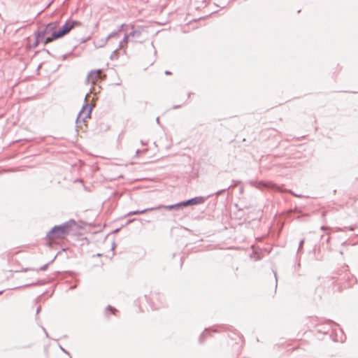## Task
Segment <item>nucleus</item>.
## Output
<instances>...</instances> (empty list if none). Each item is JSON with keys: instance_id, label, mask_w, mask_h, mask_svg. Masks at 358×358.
<instances>
[{"instance_id": "obj_26", "label": "nucleus", "mask_w": 358, "mask_h": 358, "mask_svg": "<svg viewBox=\"0 0 358 358\" xmlns=\"http://www.w3.org/2000/svg\"><path fill=\"white\" fill-rule=\"evenodd\" d=\"M73 55V52L65 54L62 55V60H65L69 56Z\"/></svg>"}, {"instance_id": "obj_8", "label": "nucleus", "mask_w": 358, "mask_h": 358, "mask_svg": "<svg viewBox=\"0 0 358 358\" xmlns=\"http://www.w3.org/2000/svg\"><path fill=\"white\" fill-rule=\"evenodd\" d=\"M162 209L168 210H176L178 211L182 209L180 202L171 204V205H159L157 206V210H160Z\"/></svg>"}, {"instance_id": "obj_20", "label": "nucleus", "mask_w": 358, "mask_h": 358, "mask_svg": "<svg viewBox=\"0 0 358 358\" xmlns=\"http://www.w3.org/2000/svg\"><path fill=\"white\" fill-rule=\"evenodd\" d=\"M119 34H120V33H118L117 31V30L115 29L113 31H112L110 34H108V36H106V37L109 40L110 38L119 37Z\"/></svg>"}, {"instance_id": "obj_2", "label": "nucleus", "mask_w": 358, "mask_h": 358, "mask_svg": "<svg viewBox=\"0 0 358 358\" xmlns=\"http://www.w3.org/2000/svg\"><path fill=\"white\" fill-rule=\"evenodd\" d=\"M58 22H51L47 24L42 29H38L35 31L44 40V44L46 45L58 38H53V33L57 32Z\"/></svg>"}, {"instance_id": "obj_39", "label": "nucleus", "mask_w": 358, "mask_h": 358, "mask_svg": "<svg viewBox=\"0 0 358 358\" xmlns=\"http://www.w3.org/2000/svg\"><path fill=\"white\" fill-rule=\"evenodd\" d=\"M76 285H72V286H71L70 289H73L76 288Z\"/></svg>"}, {"instance_id": "obj_24", "label": "nucleus", "mask_w": 358, "mask_h": 358, "mask_svg": "<svg viewBox=\"0 0 358 358\" xmlns=\"http://www.w3.org/2000/svg\"><path fill=\"white\" fill-rule=\"evenodd\" d=\"M127 25H126L125 24H121L120 26H119L116 30H117V31L118 33H120L121 31H123V28H124V27H127Z\"/></svg>"}, {"instance_id": "obj_6", "label": "nucleus", "mask_w": 358, "mask_h": 358, "mask_svg": "<svg viewBox=\"0 0 358 358\" xmlns=\"http://www.w3.org/2000/svg\"><path fill=\"white\" fill-rule=\"evenodd\" d=\"M127 29H131V31L128 33V36L129 37H131V41L134 43H141L142 41H139L138 39L141 38L142 35V31L143 30V28L141 26H135L134 24H130L127 26Z\"/></svg>"}, {"instance_id": "obj_42", "label": "nucleus", "mask_w": 358, "mask_h": 358, "mask_svg": "<svg viewBox=\"0 0 358 358\" xmlns=\"http://www.w3.org/2000/svg\"><path fill=\"white\" fill-rule=\"evenodd\" d=\"M115 248V243L113 244V249Z\"/></svg>"}, {"instance_id": "obj_40", "label": "nucleus", "mask_w": 358, "mask_h": 358, "mask_svg": "<svg viewBox=\"0 0 358 358\" xmlns=\"http://www.w3.org/2000/svg\"><path fill=\"white\" fill-rule=\"evenodd\" d=\"M190 95H191V93H190V92H189V93H188V94H187V98H189V97H190Z\"/></svg>"}, {"instance_id": "obj_32", "label": "nucleus", "mask_w": 358, "mask_h": 358, "mask_svg": "<svg viewBox=\"0 0 358 358\" xmlns=\"http://www.w3.org/2000/svg\"><path fill=\"white\" fill-rule=\"evenodd\" d=\"M164 73H165L166 75H171V72L170 71H169V70H166V71H165Z\"/></svg>"}, {"instance_id": "obj_31", "label": "nucleus", "mask_w": 358, "mask_h": 358, "mask_svg": "<svg viewBox=\"0 0 358 358\" xmlns=\"http://www.w3.org/2000/svg\"><path fill=\"white\" fill-rule=\"evenodd\" d=\"M180 106H181L180 105H174V106L172 107V108H173V109H178V108H180Z\"/></svg>"}, {"instance_id": "obj_21", "label": "nucleus", "mask_w": 358, "mask_h": 358, "mask_svg": "<svg viewBox=\"0 0 358 358\" xmlns=\"http://www.w3.org/2000/svg\"><path fill=\"white\" fill-rule=\"evenodd\" d=\"M108 41V39L107 37H106L105 38H101L99 41V48L104 47L106 45Z\"/></svg>"}, {"instance_id": "obj_1", "label": "nucleus", "mask_w": 358, "mask_h": 358, "mask_svg": "<svg viewBox=\"0 0 358 358\" xmlns=\"http://www.w3.org/2000/svg\"><path fill=\"white\" fill-rule=\"evenodd\" d=\"M76 227L77 223L73 219H71L62 224L54 226L46 234L47 245L51 246L53 241L65 238Z\"/></svg>"}, {"instance_id": "obj_5", "label": "nucleus", "mask_w": 358, "mask_h": 358, "mask_svg": "<svg viewBox=\"0 0 358 358\" xmlns=\"http://www.w3.org/2000/svg\"><path fill=\"white\" fill-rule=\"evenodd\" d=\"M145 299L150 301V307L152 310L159 309L164 306V296L159 293L151 292L149 298L145 295Z\"/></svg>"}, {"instance_id": "obj_4", "label": "nucleus", "mask_w": 358, "mask_h": 358, "mask_svg": "<svg viewBox=\"0 0 358 358\" xmlns=\"http://www.w3.org/2000/svg\"><path fill=\"white\" fill-rule=\"evenodd\" d=\"M88 96V94L85 95L84 99L85 103L83 104L81 110L78 114L76 122V124L81 123L85 122V120L87 118H90L92 112V106L91 103L87 101V99Z\"/></svg>"}, {"instance_id": "obj_13", "label": "nucleus", "mask_w": 358, "mask_h": 358, "mask_svg": "<svg viewBox=\"0 0 358 358\" xmlns=\"http://www.w3.org/2000/svg\"><path fill=\"white\" fill-rule=\"evenodd\" d=\"M129 36H128V34H125L122 40L119 43V45H118V47L119 48H124V45H127L128 43V42L129 41Z\"/></svg>"}, {"instance_id": "obj_46", "label": "nucleus", "mask_w": 358, "mask_h": 358, "mask_svg": "<svg viewBox=\"0 0 358 358\" xmlns=\"http://www.w3.org/2000/svg\"><path fill=\"white\" fill-rule=\"evenodd\" d=\"M72 358V357H71Z\"/></svg>"}, {"instance_id": "obj_28", "label": "nucleus", "mask_w": 358, "mask_h": 358, "mask_svg": "<svg viewBox=\"0 0 358 358\" xmlns=\"http://www.w3.org/2000/svg\"><path fill=\"white\" fill-rule=\"evenodd\" d=\"M328 322H329V323H330V324H334V325H335V326H338V327L339 326V324H337L336 322H334V321H332V320H328Z\"/></svg>"}, {"instance_id": "obj_19", "label": "nucleus", "mask_w": 358, "mask_h": 358, "mask_svg": "<svg viewBox=\"0 0 358 358\" xmlns=\"http://www.w3.org/2000/svg\"><path fill=\"white\" fill-rule=\"evenodd\" d=\"M152 210H157V206L145 208V209L141 210H138V212H139V215H141V214H144V213H147L148 211H152Z\"/></svg>"}, {"instance_id": "obj_16", "label": "nucleus", "mask_w": 358, "mask_h": 358, "mask_svg": "<svg viewBox=\"0 0 358 358\" xmlns=\"http://www.w3.org/2000/svg\"><path fill=\"white\" fill-rule=\"evenodd\" d=\"M262 184H264L266 187H269V188H271V189H275V190H278V191H280V187H278L277 185L275 184H273L271 182H260Z\"/></svg>"}, {"instance_id": "obj_33", "label": "nucleus", "mask_w": 358, "mask_h": 358, "mask_svg": "<svg viewBox=\"0 0 358 358\" xmlns=\"http://www.w3.org/2000/svg\"><path fill=\"white\" fill-rule=\"evenodd\" d=\"M294 211L295 213H301V210H300L299 209L296 208H294Z\"/></svg>"}, {"instance_id": "obj_10", "label": "nucleus", "mask_w": 358, "mask_h": 358, "mask_svg": "<svg viewBox=\"0 0 358 358\" xmlns=\"http://www.w3.org/2000/svg\"><path fill=\"white\" fill-rule=\"evenodd\" d=\"M57 255H55V257L50 261L48 263L44 264L43 266H41L39 268H37V269H32L33 271H36L37 273L39 272L40 271H46L49 266L50 264H51L56 259ZM29 270H31V268H23L21 271H29Z\"/></svg>"}, {"instance_id": "obj_9", "label": "nucleus", "mask_w": 358, "mask_h": 358, "mask_svg": "<svg viewBox=\"0 0 358 358\" xmlns=\"http://www.w3.org/2000/svg\"><path fill=\"white\" fill-rule=\"evenodd\" d=\"M101 73V69L91 70L87 75V80L92 83H94L99 78Z\"/></svg>"}, {"instance_id": "obj_35", "label": "nucleus", "mask_w": 358, "mask_h": 358, "mask_svg": "<svg viewBox=\"0 0 358 358\" xmlns=\"http://www.w3.org/2000/svg\"><path fill=\"white\" fill-rule=\"evenodd\" d=\"M43 331H44L45 334L46 335V336H47V337H48V333H47V331H46L45 329V328H43Z\"/></svg>"}, {"instance_id": "obj_27", "label": "nucleus", "mask_w": 358, "mask_h": 358, "mask_svg": "<svg viewBox=\"0 0 358 358\" xmlns=\"http://www.w3.org/2000/svg\"><path fill=\"white\" fill-rule=\"evenodd\" d=\"M134 220H136V218H133V219H129V220H128L127 221V222H126V225L131 224V222H133Z\"/></svg>"}, {"instance_id": "obj_44", "label": "nucleus", "mask_w": 358, "mask_h": 358, "mask_svg": "<svg viewBox=\"0 0 358 358\" xmlns=\"http://www.w3.org/2000/svg\"><path fill=\"white\" fill-rule=\"evenodd\" d=\"M226 184H222V187H224Z\"/></svg>"}, {"instance_id": "obj_41", "label": "nucleus", "mask_w": 358, "mask_h": 358, "mask_svg": "<svg viewBox=\"0 0 358 358\" xmlns=\"http://www.w3.org/2000/svg\"><path fill=\"white\" fill-rule=\"evenodd\" d=\"M29 345H25V346H23L22 348H29Z\"/></svg>"}, {"instance_id": "obj_25", "label": "nucleus", "mask_w": 358, "mask_h": 358, "mask_svg": "<svg viewBox=\"0 0 358 358\" xmlns=\"http://www.w3.org/2000/svg\"><path fill=\"white\" fill-rule=\"evenodd\" d=\"M289 192L294 196L295 197H297V198H301V197H303V195L301 194H296L294 192H293L292 190H289Z\"/></svg>"}, {"instance_id": "obj_12", "label": "nucleus", "mask_w": 358, "mask_h": 358, "mask_svg": "<svg viewBox=\"0 0 358 358\" xmlns=\"http://www.w3.org/2000/svg\"><path fill=\"white\" fill-rule=\"evenodd\" d=\"M231 187H232V185H225L224 187H222V189H220V190H217V192H215V193H213L210 195L208 196V197H210L213 195H216V196H220L222 194H223L224 192H227V190H229Z\"/></svg>"}, {"instance_id": "obj_22", "label": "nucleus", "mask_w": 358, "mask_h": 358, "mask_svg": "<svg viewBox=\"0 0 358 358\" xmlns=\"http://www.w3.org/2000/svg\"><path fill=\"white\" fill-rule=\"evenodd\" d=\"M304 238L301 239L300 241H299V248H298V253L301 252V250H302L303 248V244H304Z\"/></svg>"}, {"instance_id": "obj_3", "label": "nucleus", "mask_w": 358, "mask_h": 358, "mask_svg": "<svg viewBox=\"0 0 358 358\" xmlns=\"http://www.w3.org/2000/svg\"><path fill=\"white\" fill-rule=\"evenodd\" d=\"M82 24L80 21L68 19L65 23L57 29V32L53 33V38H60L69 34L76 27H79Z\"/></svg>"}, {"instance_id": "obj_14", "label": "nucleus", "mask_w": 358, "mask_h": 358, "mask_svg": "<svg viewBox=\"0 0 358 358\" xmlns=\"http://www.w3.org/2000/svg\"><path fill=\"white\" fill-rule=\"evenodd\" d=\"M210 331H213V330L210 328L206 329L204 330V331L199 336V343H201V344L203 343V342L205 341V338H206V336L208 335V332Z\"/></svg>"}, {"instance_id": "obj_17", "label": "nucleus", "mask_w": 358, "mask_h": 358, "mask_svg": "<svg viewBox=\"0 0 358 358\" xmlns=\"http://www.w3.org/2000/svg\"><path fill=\"white\" fill-rule=\"evenodd\" d=\"M120 49V48H119V47H117L115 50L113 51V52L111 53V55L110 56V59L111 60L117 59L118 58V56H119L118 50Z\"/></svg>"}, {"instance_id": "obj_38", "label": "nucleus", "mask_w": 358, "mask_h": 358, "mask_svg": "<svg viewBox=\"0 0 358 358\" xmlns=\"http://www.w3.org/2000/svg\"><path fill=\"white\" fill-rule=\"evenodd\" d=\"M156 122H157V124H159V117H157L156 118Z\"/></svg>"}, {"instance_id": "obj_30", "label": "nucleus", "mask_w": 358, "mask_h": 358, "mask_svg": "<svg viewBox=\"0 0 358 358\" xmlns=\"http://www.w3.org/2000/svg\"><path fill=\"white\" fill-rule=\"evenodd\" d=\"M59 348H60V349H61V350H62V352H64V353H66V354H67V355H69V352H68V351H66V350L64 348H62L61 345H59Z\"/></svg>"}, {"instance_id": "obj_34", "label": "nucleus", "mask_w": 358, "mask_h": 358, "mask_svg": "<svg viewBox=\"0 0 358 358\" xmlns=\"http://www.w3.org/2000/svg\"><path fill=\"white\" fill-rule=\"evenodd\" d=\"M41 306H38V307L37 308V309H36V314H38V313H39V312H40V310H41Z\"/></svg>"}, {"instance_id": "obj_36", "label": "nucleus", "mask_w": 358, "mask_h": 358, "mask_svg": "<svg viewBox=\"0 0 358 358\" xmlns=\"http://www.w3.org/2000/svg\"><path fill=\"white\" fill-rule=\"evenodd\" d=\"M87 39L82 38V39H81V41H80V42H81V43H85V42H86V41H87Z\"/></svg>"}, {"instance_id": "obj_37", "label": "nucleus", "mask_w": 358, "mask_h": 358, "mask_svg": "<svg viewBox=\"0 0 358 358\" xmlns=\"http://www.w3.org/2000/svg\"><path fill=\"white\" fill-rule=\"evenodd\" d=\"M120 230V228H118V229H116L115 230H114V233H117Z\"/></svg>"}, {"instance_id": "obj_43", "label": "nucleus", "mask_w": 358, "mask_h": 358, "mask_svg": "<svg viewBox=\"0 0 358 358\" xmlns=\"http://www.w3.org/2000/svg\"><path fill=\"white\" fill-rule=\"evenodd\" d=\"M3 293V291H0V294H1Z\"/></svg>"}, {"instance_id": "obj_45", "label": "nucleus", "mask_w": 358, "mask_h": 358, "mask_svg": "<svg viewBox=\"0 0 358 358\" xmlns=\"http://www.w3.org/2000/svg\"><path fill=\"white\" fill-rule=\"evenodd\" d=\"M72 358V357H71Z\"/></svg>"}, {"instance_id": "obj_11", "label": "nucleus", "mask_w": 358, "mask_h": 358, "mask_svg": "<svg viewBox=\"0 0 358 358\" xmlns=\"http://www.w3.org/2000/svg\"><path fill=\"white\" fill-rule=\"evenodd\" d=\"M34 34L35 36V41L33 44L30 45L31 48H36L40 43H44V40L36 31H34Z\"/></svg>"}, {"instance_id": "obj_18", "label": "nucleus", "mask_w": 358, "mask_h": 358, "mask_svg": "<svg viewBox=\"0 0 358 358\" xmlns=\"http://www.w3.org/2000/svg\"><path fill=\"white\" fill-rule=\"evenodd\" d=\"M45 282L43 280H38L36 282H33L31 283L26 284L23 285V287H30V286H34V285H43Z\"/></svg>"}, {"instance_id": "obj_29", "label": "nucleus", "mask_w": 358, "mask_h": 358, "mask_svg": "<svg viewBox=\"0 0 358 358\" xmlns=\"http://www.w3.org/2000/svg\"><path fill=\"white\" fill-rule=\"evenodd\" d=\"M274 276H275V289L277 288V285H278V279H277V274L275 272H274Z\"/></svg>"}, {"instance_id": "obj_23", "label": "nucleus", "mask_w": 358, "mask_h": 358, "mask_svg": "<svg viewBox=\"0 0 358 358\" xmlns=\"http://www.w3.org/2000/svg\"><path fill=\"white\" fill-rule=\"evenodd\" d=\"M139 215L138 210H133V211H130V212H129V213L125 215V217H127V216H131V215Z\"/></svg>"}, {"instance_id": "obj_7", "label": "nucleus", "mask_w": 358, "mask_h": 358, "mask_svg": "<svg viewBox=\"0 0 358 358\" xmlns=\"http://www.w3.org/2000/svg\"><path fill=\"white\" fill-rule=\"evenodd\" d=\"M206 197L199 196L194 198H191L187 200L180 201L182 208H186L190 206L199 205L203 203L206 201Z\"/></svg>"}, {"instance_id": "obj_15", "label": "nucleus", "mask_w": 358, "mask_h": 358, "mask_svg": "<svg viewBox=\"0 0 358 358\" xmlns=\"http://www.w3.org/2000/svg\"><path fill=\"white\" fill-rule=\"evenodd\" d=\"M115 312H117V309L110 305H108L106 308L105 314L106 316H108L110 314L115 315Z\"/></svg>"}]
</instances>
